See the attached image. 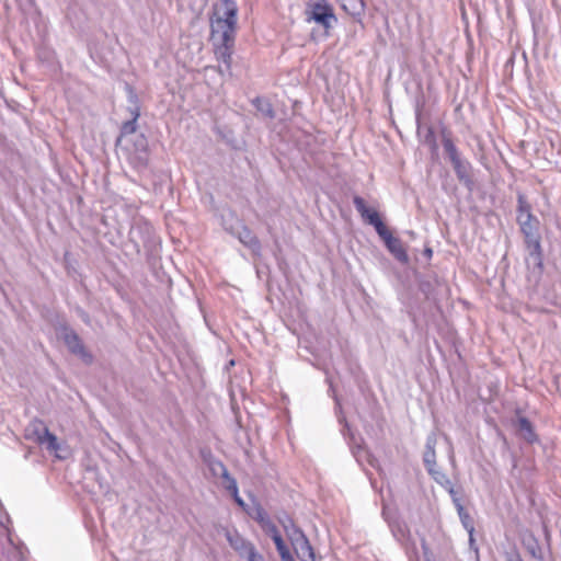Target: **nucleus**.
I'll return each mask as SVG.
<instances>
[{
	"label": "nucleus",
	"mask_w": 561,
	"mask_h": 561,
	"mask_svg": "<svg viewBox=\"0 0 561 561\" xmlns=\"http://www.w3.org/2000/svg\"><path fill=\"white\" fill-rule=\"evenodd\" d=\"M136 130H137V122H135V119H129V121L123 123V125L121 127V134H119V137L117 138L116 142L118 144L123 137L135 134Z\"/></svg>",
	"instance_id": "nucleus-24"
},
{
	"label": "nucleus",
	"mask_w": 561,
	"mask_h": 561,
	"mask_svg": "<svg viewBox=\"0 0 561 561\" xmlns=\"http://www.w3.org/2000/svg\"><path fill=\"white\" fill-rule=\"evenodd\" d=\"M248 561H264V558L261 553L252 554V558H250Z\"/></svg>",
	"instance_id": "nucleus-33"
},
{
	"label": "nucleus",
	"mask_w": 561,
	"mask_h": 561,
	"mask_svg": "<svg viewBox=\"0 0 561 561\" xmlns=\"http://www.w3.org/2000/svg\"><path fill=\"white\" fill-rule=\"evenodd\" d=\"M453 168L455 170L457 179L463 183L465 185L469 186L472 184V176H471V164L467 160H462L461 158L451 162Z\"/></svg>",
	"instance_id": "nucleus-11"
},
{
	"label": "nucleus",
	"mask_w": 561,
	"mask_h": 561,
	"mask_svg": "<svg viewBox=\"0 0 561 561\" xmlns=\"http://www.w3.org/2000/svg\"><path fill=\"white\" fill-rule=\"evenodd\" d=\"M300 560L301 561H316V556H314V553H312V556H307Z\"/></svg>",
	"instance_id": "nucleus-36"
},
{
	"label": "nucleus",
	"mask_w": 561,
	"mask_h": 561,
	"mask_svg": "<svg viewBox=\"0 0 561 561\" xmlns=\"http://www.w3.org/2000/svg\"><path fill=\"white\" fill-rule=\"evenodd\" d=\"M273 541L275 543L276 550L278 553L282 551L288 550L287 546L285 545L280 534L273 536Z\"/></svg>",
	"instance_id": "nucleus-29"
},
{
	"label": "nucleus",
	"mask_w": 561,
	"mask_h": 561,
	"mask_svg": "<svg viewBox=\"0 0 561 561\" xmlns=\"http://www.w3.org/2000/svg\"><path fill=\"white\" fill-rule=\"evenodd\" d=\"M307 20L313 21L322 26L327 32L336 24L337 19L334 14L333 8L327 3L325 0H317L306 11Z\"/></svg>",
	"instance_id": "nucleus-5"
},
{
	"label": "nucleus",
	"mask_w": 561,
	"mask_h": 561,
	"mask_svg": "<svg viewBox=\"0 0 561 561\" xmlns=\"http://www.w3.org/2000/svg\"><path fill=\"white\" fill-rule=\"evenodd\" d=\"M206 462L214 477L227 476L228 469L220 460L210 457Z\"/></svg>",
	"instance_id": "nucleus-23"
},
{
	"label": "nucleus",
	"mask_w": 561,
	"mask_h": 561,
	"mask_svg": "<svg viewBox=\"0 0 561 561\" xmlns=\"http://www.w3.org/2000/svg\"><path fill=\"white\" fill-rule=\"evenodd\" d=\"M523 543H524V547L526 548L527 552L534 559H537L540 561L543 560L542 549H541L538 540L533 535L525 537L523 540Z\"/></svg>",
	"instance_id": "nucleus-21"
},
{
	"label": "nucleus",
	"mask_w": 561,
	"mask_h": 561,
	"mask_svg": "<svg viewBox=\"0 0 561 561\" xmlns=\"http://www.w3.org/2000/svg\"><path fill=\"white\" fill-rule=\"evenodd\" d=\"M469 542H470V547L473 548L474 547L473 533L469 534Z\"/></svg>",
	"instance_id": "nucleus-38"
},
{
	"label": "nucleus",
	"mask_w": 561,
	"mask_h": 561,
	"mask_svg": "<svg viewBox=\"0 0 561 561\" xmlns=\"http://www.w3.org/2000/svg\"><path fill=\"white\" fill-rule=\"evenodd\" d=\"M385 242L388 251L402 264L409 262V255L399 238L392 236L388 228L383 229L382 234H378Z\"/></svg>",
	"instance_id": "nucleus-9"
},
{
	"label": "nucleus",
	"mask_w": 561,
	"mask_h": 561,
	"mask_svg": "<svg viewBox=\"0 0 561 561\" xmlns=\"http://www.w3.org/2000/svg\"><path fill=\"white\" fill-rule=\"evenodd\" d=\"M531 206L523 193L517 194V215H530Z\"/></svg>",
	"instance_id": "nucleus-25"
},
{
	"label": "nucleus",
	"mask_w": 561,
	"mask_h": 561,
	"mask_svg": "<svg viewBox=\"0 0 561 561\" xmlns=\"http://www.w3.org/2000/svg\"><path fill=\"white\" fill-rule=\"evenodd\" d=\"M222 486L231 494L237 495L238 484L233 477L230 476L229 471H227V476H222Z\"/></svg>",
	"instance_id": "nucleus-26"
},
{
	"label": "nucleus",
	"mask_w": 561,
	"mask_h": 561,
	"mask_svg": "<svg viewBox=\"0 0 561 561\" xmlns=\"http://www.w3.org/2000/svg\"><path fill=\"white\" fill-rule=\"evenodd\" d=\"M453 501L457 507V512L462 526L469 534H472L474 531L473 519L471 518L470 514L466 511V508L462 506L460 500L456 497V495L453 496Z\"/></svg>",
	"instance_id": "nucleus-18"
},
{
	"label": "nucleus",
	"mask_w": 561,
	"mask_h": 561,
	"mask_svg": "<svg viewBox=\"0 0 561 561\" xmlns=\"http://www.w3.org/2000/svg\"><path fill=\"white\" fill-rule=\"evenodd\" d=\"M58 332L71 354L78 356L87 365L93 363V355L85 348L82 340L75 330L68 325H61Z\"/></svg>",
	"instance_id": "nucleus-4"
},
{
	"label": "nucleus",
	"mask_w": 561,
	"mask_h": 561,
	"mask_svg": "<svg viewBox=\"0 0 561 561\" xmlns=\"http://www.w3.org/2000/svg\"><path fill=\"white\" fill-rule=\"evenodd\" d=\"M278 520L290 542L294 540L297 541L300 536L305 535L301 528H299L288 515H284Z\"/></svg>",
	"instance_id": "nucleus-13"
},
{
	"label": "nucleus",
	"mask_w": 561,
	"mask_h": 561,
	"mask_svg": "<svg viewBox=\"0 0 561 561\" xmlns=\"http://www.w3.org/2000/svg\"><path fill=\"white\" fill-rule=\"evenodd\" d=\"M518 432L520 437L524 438L527 443H535L538 439L534 427L527 417L518 419Z\"/></svg>",
	"instance_id": "nucleus-17"
},
{
	"label": "nucleus",
	"mask_w": 561,
	"mask_h": 561,
	"mask_svg": "<svg viewBox=\"0 0 561 561\" xmlns=\"http://www.w3.org/2000/svg\"><path fill=\"white\" fill-rule=\"evenodd\" d=\"M211 19V35L216 39L217 35L225 36L226 41H231V35L236 36L238 23V5L234 0H219L214 4Z\"/></svg>",
	"instance_id": "nucleus-1"
},
{
	"label": "nucleus",
	"mask_w": 561,
	"mask_h": 561,
	"mask_svg": "<svg viewBox=\"0 0 561 561\" xmlns=\"http://www.w3.org/2000/svg\"><path fill=\"white\" fill-rule=\"evenodd\" d=\"M341 8L351 16L360 19L365 11V3L363 0H339Z\"/></svg>",
	"instance_id": "nucleus-14"
},
{
	"label": "nucleus",
	"mask_w": 561,
	"mask_h": 561,
	"mask_svg": "<svg viewBox=\"0 0 561 561\" xmlns=\"http://www.w3.org/2000/svg\"><path fill=\"white\" fill-rule=\"evenodd\" d=\"M25 438L44 446L48 451H57L59 444L56 435L50 433L46 424L39 420H32L25 427Z\"/></svg>",
	"instance_id": "nucleus-2"
},
{
	"label": "nucleus",
	"mask_w": 561,
	"mask_h": 561,
	"mask_svg": "<svg viewBox=\"0 0 561 561\" xmlns=\"http://www.w3.org/2000/svg\"><path fill=\"white\" fill-rule=\"evenodd\" d=\"M437 444V436L435 433H431L426 437L425 450L423 454V462L425 468L436 467V453L435 447Z\"/></svg>",
	"instance_id": "nucleus-12"
},
{
	"label": "nucleus",
	"mask_w": 561,
	"mask_h": 561,
	"mask_svg": "<svg viewBox=\"0 0 561 561\" xmlns=\"http://www.w3.org/2000/svg\"><path fill=\"white\" fill-rule=\"evenodd\" d=\"M232 234L237 236L239 241L245 247L250 248L253 252L261 250V243L256 236L244 225H241L237 232L231 231Z\"/></svg>",
	"instance_id": "nucleus-10"
},
{
	"label": "nucleus",
	"mask_w": 561,
	"mask_h": 561,
	"mask_svg": "<svg viewBox=\"0 0 561 561\" xmlns=\"http://www.w3.org/2000/svg\"><path fill=\"white\" fill-rule=\"evenodd\" d=\"M135 148V152H148V141L144 135L137 137Z\"/></svg>",
	"instance_id": "nucleus-27"
},
{
	"label": "nucleus",
	"mask_w": 561,
	"mask_h": 561,
	"mask_svg": "<svg viewBox=\"0 0 561 561\" xmlns=\"http://www.w3.org/2000/svg\"><path fill=\"white\" fill-rule=\"evenodd\" d=\"M266 519H270V518L267 516L260 515L257 520L261 524V526L263 527V524L266 522Z\"/></svg>",
	"instance_id": "nucleus-37"
},
{
	"label": "nucleus",
	"mask_w": 561,
	"mask_h": 561,
	"mask_svg": "<svg viewBox=\"0 0 561 561\" xmlns=\"http://www.w3.org/2000/svg\"><path fill=\"white\" fill-rule=\"evenodd\" d=\"M426 141H427V142H430V141H431V142H433V146L435 147L434 134H433V130H432V129H430V130H428V134H427V136H426Z\"/></svg>",
	"instance_id": "nucleus-34"
},
{
	"label": "nucleus",
	"mask_w": 561,
	"mask_h": 561,
	"mask_svg": "<svg viewBox=\"0 0 561 561\" xmlns=\"http://www.w3.org/2000/svg\"><path fill=\"white\" fill-rule=\"evenodd\" d=\"M234 35H231V41H226L225 36L217 35L215 41V56L220 65L218 72L221 76H231L232 51L234 46Z\"/></svg>",
	"instance_id": "nucleus-6"
},
{
	"label": "nucleus",
	"mask_w": 561,
	"mask_h": 561,
	"mask_svg": "<svg viewBox=\"0 0 561 561\" xmlns=\"http://www.w3.org/2000/svg\"><path fill=\"white\" fill-rule=\"evenodd\" d=\"M278 554H279L282 561H295L294 557L291 556V553L289 551V549L285 550V551H282Z\"/></svg>",
	"instance_id": "nucleus-31"
},
{
	"label": "nucleus",
	"mask_w": 561,
	"mask_h": 561,
	"mask_svg": "<svg viewBox=\"0 0 561 561\" xmlns=\"http://www.w3.org/2000/svg\"><path fill=\"white\" fill-rule=\"evenodd\" d=\"M130 164L137 170H144L149 162L148 152H134L129 156Z\"/></svg>",
	"instance_id": "nucleus-22"
},
{
	"label": "nucleus",
	"mask_w": 561,
	"mask_h": 561,
	"mask_svg": "<svg viewBox=\"0 0 561 561\" xmlns=\"http://www.w3.org/2000/svg\"><path fill=\"white\" fill-rule=\"evenodd\" d=\"M233 500L236 501V503L240 506H243L244 505V502L243 500L239 496V492H237V495H232Z\"/></svg>",
	"instance_id": "nucleus-35"
},
{
	"label": "nucleus",
	"mask_w": 561,
	"mask_h": 561,
	"mask_svg": "<svg viewBox=\"0 0 561 561\" xmlns=\"http://www.w3.org/2000/svg\"><path fill=\"white\" fill-rule=\"evenodd\" d=\"M253 105L263 118L273 119L275 118V112L272 103L265 98H255Z\"/></svg>",
	"instance_id": "nucleus-20"
},
{
	"label": "nucleus",
	"mask_w": 561,
	"mask_h": 561,
	"mask_svg": "<svg viewBox=\"0 0 561 561\" xmlns=\"http://www.w3.org/2000/svg\"><path fill=\"white\" fill-rule=\"evenodd\" d=\"M517 222L523 234L525 236L527 248L531 250V255L536 254L538 257H540L541 247L540 238L538 234L539 220L533 214L517 215Z\"/></svg>",
	"instance_id": "nucleus-3"
},
{
	"label": "nucleus",
	"mask_w": 561,
	"mask_h": 561,
	"mask_svg": "<svg viewBox=\"0 0 561 561\" xmlns=\"http://www.w3.org/2000/svg\"><path fill=\"white\" fill-rule=\"evenodd\" d=\"M226 538L231 548L238 552L240 557H245L247 560L252 558V554L257 553L255 546L243 538L238 531L226 530Z\"/></svg>",
	"instance_id": "nucleus-8"
},
{
	"label": "nucleus",
	"mask_w": 561,
	"mask_h": 561,
	"mask_svg": "<svg viewBox=\"0 0 561 561\" xmlns=\"http://www.w3.org/2000/svg\"><path fill=\"white\" fill-rule=\"evenodd\" d=\"M294 547V550L299 559H302L307 556H312L314 553V550L307 538L306 535L300 536L297 541L290 542Z\"/></svg>",
	"instance_id": "nucleus-15"
},
{
	"label": "nucleus",
	"mask_w": 561,
	"mask_h": 561,
	"mask_svg": "<svg viewBox=\"0 0 561 561\" xmlns=\"http://www.w3.org/2000/svg\"><path fill=\"white\" fill-rule=\"evenodd\" d=\"M353 204L356 210L360 214L362 218L367 220L368 224L373 225L378 234L383 233L386 225L382 222L379 214L376 210L369 209L366 206L365 199L360 196H354Z\"/></svg>",
	"instance_id": "nucleus-7"
},
{
	"label": "nucleus",
	"mask_w": 561,
	"mask_h": 561,
	"mask_svg": "<svg viewBox=\"0 0 561 561\" xmlns=\"http://www.w3.org/2000/svg\"><path fill=\"white\" fill-rule=\"evenodd\" d=\"M263 530L273 539V536H276L279 534L276 525L271 520L266 519V522L263 524Z\"/></svg>",
	"instance_id": "nucleus-28"
},
{
	"label": "nucleus",
	"mask_w": 561,
	"mask_h": 561,
	"mask_svg": "<svg viewBox=\"0 0 561 561\" xmlns=\"http://www.w3.org/2000/svg\"><path fill=\"white\" fill-rule=\"evenodd\" d=\"M130 115H131L130 119H135V122H137V119L140 115L139 107L135 106L134 108H130Z\"/></svg>",
	"instance_id": "nucleus-32"
},
{
	"label": "nucleus",
	"mask_w": 561,
	"mask_h": 561,
	"mask_svg": "<svg viewBox=\"0 0 561 561\" xmlns=\"http://www.w3.org/2000/svg\"><path fill=\"white\" fill-rule=\"evenodd\" d=\"M424 253L430 257L432 256V249H425Z\"/></svg>",
	"instance_id": "nucleus-39"
},
{
	"label": "nucleus",
	"mask_w": 561,
	"mask_h": 561,
	"mask_svg": "<svg viewBox=\"0 0 561 561\" xmlns=\"http://www.w3.org/2000/svg\"><path fill=\"white\" fill-rule=\"evenodd\" d=\"M442 144H443L444 150L447 153L450 162H454L461 158L457 147L455 146V144L453 141V138H451V135L449 131H447V130L442 131Z\"/></svg>",
	"instance_id": "nucleus-16"
},
{
	"label": "nucleus",
	"mask_w": 561,
	"mask_h": 561,
	"mask_svg": "<svg viewBox=\"0 0 561 561\" xmlns=\"http://www.w3.org/2000/svg\"><path fill=\"white\" fill-rule=\"evenodd\" d=\"M506 561H523V559L518 552L511 551L506 553Z\"/></svg>",
	"instance_id": "nucleus-30"
},
{
	"label": "nucleus",
	"mask_w": 561,
	"mask_h": 561,
	"mask_svg": "<svg viewBox=\"0 0 561 561\" xmlns=\"http://www.w3.org/2000/svg\"><path fill=\"white\" fill-rule=\"evenodd\" d=\"M428 474L438 483L440 484L442 486L448 489L449 493L451 496L456 495V492L453 488V483L451 481L449 480V478L440 470L437 469V466L436 467H430V468H426Z\"/></svg>",
	"instance_id": "nucleus-19"
}]
</instances>
